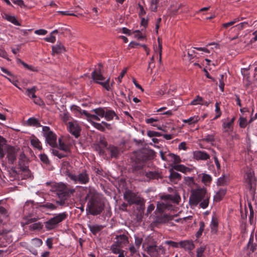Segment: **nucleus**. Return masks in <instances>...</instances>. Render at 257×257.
Listing matches in <instances>:
<instances>
[{"instance_id": "1", "label": "nucleus", "mask_w": 257, "mask_h": 257, "mask_svg": "<svg viewBox=\"0 0 257 257\" xmlns=\"http://www.w3.org/2000/svg\"><path fill=\"white\" fill-rule=\"evenodd\" d=\"M82 189L87 194L85 199L88 201L87 210L89 213L93 215L100 214L104 209V203L96 191L90 187H83Z\"/></svg>"}, {"instance_id": "2", "label": "nucleus", "mask_w": 257, "mask_h": 257, "mask_svg": "<svg viewBox=\"0 0 257 257\" xmlns=\"http://www.w3.org/2000/svg\"><path fill=\"white\" fill-rule=\"evenodd\" d=\"M210 195L204 187L192 189L189 197V203L191 206L199 205L202 209H206L209 205Z\"/></svg>"}, {"instance_id": "3", "label": "nucleus", "mask_w": 257, "mask_h": 257, "mask_svg": "<svg viewBox=\"0 0 257 257\" xmlns=\"http://www.w3.org/2000/svg\"><path fill=\"white\" fill-rule=\"evenodd\" d=\"M17 152L15 148L6 144V140L0 136V159H3L6 154L9 162L13 164L16 159Z\"/></svg>"}, {"instance_id": "4", "label": "nucleus", "mask_w": 257, "mask_h": 257, "mask_svg": "<svg viewBox=\"0 0 257 257\" xmlns=\"http://www.w3.org/2000/svg\"><path fill=\"white\" fill-rule=\"evenodd\" d=\"M101 67L102 65L100 64L98 66V69H96L93 71L91 74L92 78L96 83L101 84L107 90H109L110 89L109 85L110 78H108L105 79L102 76L100 72Z\"/></svg>"}, {"instance_id": "5", "label": "nucleus", "mask_w": 257, "mask_h": 257, "mask_svg": "<svg viewBox=\"0 0 257 257\" xmlns=\"http://www.w3.org/2000/svg\"><path fill=\"white\" fill-rule=\"evenodd\" d=\"M67 216L66 212L59 213L45 222V226L46 230H51L56 228L59 223L66 218Z\"/></svg>"}, {"instance_id": "6", "label": "nucleus", "mask_w": 257, "mask_h": 257, "mask_svg": "<svg viewBox=\"0 0 257 257\" xmlns=\"http://www.w3.org/2000/svg\"><path fill=\"white\" fill-rule=\"evenodd\" d=\"M42 132L47 144L52 148L56 147L57 146V136L50 130V127L43 126L42 127Z\"/></svg>"}, {"instance_id": "7", "label": "nucleus", "mask_w": 257, "mask_h": 257, "mask_svg": "<svg viewBox=\"0 0 257 257\" xmlns=\"http://www.w3.org/2000/svg\"><path fill=\"white\" fill-rule=\"evenodd\" d=\"M123 197L130 205L132 204L142 205L144 204L143 198L130 190L124 192Z\"/></svg>"}, {"instance_id": "8", "label": "nucleus", "mask_w": 257, "mask_h": 257, "mask_svg": "<svg viewBox=\"0 0 257 257\" xmlns=\"http://www.w3.org/2000/svg\"><path fill=\"white\" fill-rule=\"evenodd\" d=\"M143 246L147 249L148 253L152 256H158L160 254L165 253V249L162 245L157 246L156 244H149L145 241L143 243Z\"/></svg>"}, {"instance_id": "9", "label": "nucleus", "mask_w": 257, "mask_h": 257, "mask_svg": "<svg viewBox=\"0 0 257 257\" xmlns=\"http://www.w3.org/2000/svg\"><path fill=\"white\" fill-rule=\"evenodd\" d=\"M68 176L75 184L79 183L85 184L89 181V175L86 171H83L78 175L68 173Z\"/></svg>"}, {"instance_id": "10", "label": "nucleus", "mask_w": 257, "mask_h": 257, "mask_svg": "<svg viewBox=\"0 0 257 257\" xmlns=\"http://www.w3.org/2000/svg\"><path fill=\"white\" fill-rule=\"evenodd\" d=\"M173 197L171 195H168L159 201L157 205V210L160 212H162L165 209H170L172 206L171 201Z\"/></svg>"}, {"instance_id": "11", "label": "nucleus", "mask_w": 257, "mask_h": 257, "mask_svg": "<svg viewBox=\"0 0 257 257\" xmlns=\"http://www.w3.org/2000/svg\"><path fill=\"white\" fill-rule=\"evenodd\" d=\"M67 127L69 132L75 138L79 136L81 128L77 121H69Z\"/></svg>"}, {"instance_id": "12", "label": "nucleus", "mask_w": 257, "mask_h": 257, "mask_svg": "<svg viewBox=\"0 0 257 257\" xmlns=\"http://www.w3.org/2000/svg\"><path fill=\"white\" fill-rule=\"evenodd\" d=\"M59 149L65 152L70 151V146L72 143V140H67L66 138L61 137L58 139Z\"/></svg>"}, {"instance_id": "13", "label": "nucleus", "mask_w": 257, "mask_h": 257, "mask_svg": "<svg viewBox=\"0 0 257 257\" xmlns=\"http://www.w3.org/2000/svg\"><path fill=\"white\" fill-rule=\"evenodd\" d=\"M66 186V185L63 183H55L53 185L54 191L56 192L59 198L64 197Z\"/></svg>"}, {"instance_id": "14", "label": "nucleus", "mask_w": 257, "mask_h": 257, "mask_svg": "<svg viewBox=\"0 0 257 257\" xmlns=\"http://www.w3.org/2000/svg\"><path fill=\"white\" fill-rule=\"evenodd\" d=\"M193 158L197 160H207L210 158V156L204 151H197L193 153Z\"/></svg>"}, {"instance_id": "15", "label": "nucleus", "mask_w": 257, "mask_h": 257, "mask_svg": "<svg viewBox=\"0 0 257 257\" xmlns=\"http://www.w3.org/2000/svg\"><path fill=\"white\" fill-rule=\"evenodd\" d=\"M36 91V87L33 86L31 88H27L26 91V94L29 97L35 99L34 101L35 103L40 104L41 99L39 98H37L35 95V92Z\"/></svg>"}, {"instance_id": "16", "label": "nucleus", "mask_w": 257, "mask_h": 257, "mask_svg": "<svg viewBox=\"0 0 257 257\" xmlns=\"http://www.w3.org/2000/svg\"><path fill=\"white\" fill-rule=\"evenodd\" d=\"M173 169L180 171L183 173L187 174L193 171L194 168H189L186 167L183 165H175L172 166Z\"/></svg>"}, {"instance_id": "17", "label": "nucleus", "mask_w": 257, "mask_h": 257, "mask_svg": "<svg viewBox=\"0 0 257 257\" xmlns=\"http://www.w3.org/2000/svg\"><path fill=\"white\" fill-rule=\"evenodd\" d=\"M198 177L201 179L202 182L205 186H209L212 181V177L210 175L206 173L199 174Z\"/></svg>"}, {"instance_id": "18", "label": "nucleus", "mask_w": 257, "mask_h": 257, "mask_svg": "<svg viewBox=\"0 0 257 257\" xmlns=\"http://www.w3.org/2000/svg\"><path fill=\"white\" fill-rule=\"evenodd\" d=\"M180 246L186 250H192L194 247V244L192 241L190 240H184L180 242Z\"/></svg>"}, {"instance_id": "19", "label": "nucleus", "mask_w": 257, "mask_h": 257, "mask_svg": "<svg viewBox=\"0 0 257 257\" xmlns=\"http://www.w3.org/2000/svg\"><path fill=\"white\" fill-rule=\"evenodd\" d=\"M30 142L31 145L35 149L40 151L42 149V146L40 141L36 137L32 136L30 138Z\"/></svg>"}, {"instance_id": "20", "label": "nucleus", "mask_w": 257, "mask_h": 257, "mask_svg": "<svg viewBox=\"0 0 257 257\" xmlns=\"http://www.w3.org/2000/svg\"><path fill=\"white\" fill-rule=\"evenodd\" d=\"M65 51V48L60 43H57L55 46H52V52L53 54H60Z\"/></svg>"}, {"instance_id": "21", "label": "nucleus", "mask_w": 257, "mask_h": 257, "mask_svg": "<svg viewBox=\"0 0 257 257\" xmlns=\"http://www.w3.org/2000/svg\"><path fill=\"white\" fill-rule=\"evenodd\" d=\"M200 119V118L198 115H194L188 119H183L182 121L184 123H187L189 125H193L197 123Z\"/></svg>"}, {"instance_id": "22", "label": "nucleus", "mask_w": 257, "mask_h": 257, "mask_svg": "<svg viewBox=\"0 0 257 257\" xmlns=\"http://www.w3.org/2000/svg\"><path fill=\"white\" fill-rule=\"evenodd\" d=\"M173 219V216L168 214H164L162 216L159 217L157 218L156 221L159 223H166Z\"/></svg>"}, {"instance_id": "23", "label": "nucleus", "mask_w": 257, "mask_h": 257, "mask_svg": "<svg viewBox=\"0 0 257 257\" xmlns=\"http://www.w3.org/2000/svg\"><path fill=\"white\" fill-rule=\"evenodd\" d=\"M27 124L29 126L36 127H40L41 125L39 120L35 117H31L27 120Z\"/></svg>"}, {"instance_id": "24", "label": "nucleus", "mask_w": 257, "mask_h": 257, "mask_svg": "<svg viewBox=\"0 0 257 257\" xmlns=\"http://www.w3.org/2000/svg\"><path fill=\"white\" fill-rule=\"evenodd\" d=\"M212 45H215L216 48H218V45L216 43H209L208 45H207L206 47H193V48L197 50L202 51L204 53H210L211 52V50H212L213 48H211L210 49H208L207 47Z\"/></svg>"}, {"instance_id": "25", "label": "nucleus", "mask_w": 257, "mask_h": 257, "mask_svg": "<svg viewBox=\"0 0 257 257\" xmlns=\"http://www.w3.org/2000/svg\"><path fill=\"white\" fill-rule=\"evenodd\" d=\"M116 242L120 245L125 244L128 242L127 237L124 234L117 236Z\"/></svg>"}, {"instance_id": "26", "label": "nucleus", "mask_w": 257, "mask_h": 257, "mask_svg": "<svg viewBox=\"0 0 257 257\" xmlns=\"http://www.w3.org/2000/svg\"><path fill=\"white\" fill-rule=\"evenodd\" d=\"M3 17L7 21L11 22L13 24L16 26H20V24L18 22L15 16L9 15L8 14H4Z\"/></svg>"}, {"instance_id": "27", "label": "nucleus", "mask_w": 257, "mask_h": 257, "mask_svg": "<svg viewBox=\"0 0 257 257\" xmlns=\"http://www.w3.org/2000/svg\"><path fill=\"white\" fill-rule=\"evenodd\" d=\"M114 116H116V118H118V116L116 115L114 111L111 110H108L105 111L104 117L106 120H111L113 119Z\"/></svg>"}, {"instance_id": "28", "label": "nucleus", "mask_w": 257, "mask_h": 257, "mask_svg": "<svg viewBox=\"0 0 257 257\" xmlns=\"http://www.w3.org/2000/svg\"><path fill=\"white\" fill-rule=\"evenodd\" d=\"M184 180L185 184L191 188L194 187L196 185L194 181V178L192 177H185Z\"/></svg>"}, {"instance_id": "29", "label": "nucleus", "mask_w": 257, "mask_h": 257, "mask_svg": "<svg viewBox=\"0 0 257 257\" xmlns=\"http://www.w3.org/2000/svg\"><path fill=\"white\" fill-rule=\"evenodd\" d=\"M88 227L91 232L95 234L103 228V226L98 224L89 225Z\"/></svg>"}, {"instance_id": "30", "label": "nucleus", "mask_w": 257, "mask_h": 257, "mask_svg": "<svg viewBox=\"0 0 257 257\" xmlns=\"http://www.w3.org/2000/svg\"><path fill=\"white\" fill-rule=\"evenodd\" d=\"M222 127L224 130V132H228L232 131L233 125L230 123V122L225 119L223 122Z\"/></svg>"}, {"instance_id": "31", "label": "nucleus", "mask_w": 257, "mask_h": 257, "mask_svg": "<svg viewBox=\"0 0 257 257\" xmlns=\"http://www.w3.org/2000/svg\"><path fill=\"white\" fill-rule=\"evenodd\" d=\"M75 192V189L73 188H68L66 186L65 192H64V197L68 198L72 196Z\"/></svg>"}, {"instance_id": "32", "label": "nucleus", "mask_w": 257, "mask_h": 257, "mask_svg": "<svg viewBox=\"0 0 257 257\" xmlns=\"http://www.w3.org/2000/svg\"><path fill=\"white\" fill-rule=\"evenodd\" d=\"M9 213L3 207L0 206V221H2L4 219L8 217Z\"/></svg>"}, {"instance_id": "33", "label": "nucleus", "mask_w": 257, "mask_h": 257, "mask_svg": "<svg viewBox=\"0 0 257 257\" xmlns=\"http://www.w3.org/2000/svg\"><path fill=\"white\" fill-rule=\"evenodd\" d=\"M206 249L205 245H202L196 249V257H203L204 256V253Z\"/></svg>"}, {"instance_id": "34", "label": "nucleus", "mask_w": 257, "mask_h": 257, "mask_svg": "<svg viewBox=\"0 0 257 257\" xmlns=\"http://www.w3.org/2000/svg\"><path fill=\"white\" fill-rule=\"evenodd\" d=\"M31 242L32 245L35 247H40L43 244L42 240L41 239L38 238H33L31 240Z\"/></svg>"}, {"instance_id": "35", "label": "nucleus", "mask_w": 257, "mask_h": 257, "mask_svg": "<svg viewBox=\"0 0 257 257\" xmlns=\"http://www.w3.org/2000/svg\"><path fill=\"white\" fill-rule=\"evenodd\" d=\"M168 156L171 158V161H172L175 164V165H177V164L181 162L180 158L177 155L170 153L169 154Z\"/></svg>"}, {"instance_id": "36", "label": "nucleus", "mask_w": 257, "mask_h": 257, "mask_svg": "<svg viewBox=\"0 0 257 257\" xmlns=\"http://www.w3.org/2000/svg\"><path fill=\"white\" fill-rule=\"evenodd\" d=\"M92 111L97 114L100 118H102L105 116V111L104 108L100 107L93 109Z\"/></svg>"}, {"instance_id": "37", "label": "nucleus", "mask_w": 257, "mask_h": 257, "mask_svg": "<svg viewBox=\"0 0 257 257\" xmlns=\"http://www.w3.org/2000/svg\"><path fill=\"white\" fill-rule=\"evenodd\" d=\"M145 175L149 179H157L159 177V174L156 171L147 172Z\"/></svg>"}, {"instance_id": "38", "label": "nucleus", "mask_w": 257, "mask_h": 257, "mask_svg": "<svg viewBox=\"0 0 257 257\" xmlns=\"http://www.w3.org/2000/svg\"><path fill=\"white\" fill-rule=\"evenodd\" d=\"M120 245L117 243L116 242L113 244L111 246V250L112 252L115 254L120 253Z\"/></svg>"}, {"instance_id": "39", "label": "nucleus", "mask_w": 257, "mask_h": 257, "mask_svg": "<svg viewBox=\"0 0 257 257\" xmlns=\"http://www.w3.org/2000/svg\"><path fill=\"white\" fill-rule=\"evenodd\" d=\"M226 75L225 74H221L220 75V78L219 80V87L221 91H224V81L226 79Z\"/></svg>"}, {"instance_id": "40", "label": "nucleus", "mask_w": 257, "mask_h": 257, "mask_svg": "<svg viewBox=\"0 0 257 257\" xmlns=\"http://www.w3.org/2000/svg\"><path fill=\"white\" fill-rule=\"evenodd\" d=\"M43 227V224L41 222L34 223L30 225V229L31 230H40Z\"/></svg>"}, {"instance_id": "41", "label": "nucleus", "mask_w": 257, "mask_h": 257, "mask_svg": "<svg viewBox=\"0 0 257 257\" xmlns=\"http://www.w3.org/2000/svg\"><path fill=\"white\" fill-rule=\"evenodd\" d=\"M42 206L50 210H54L57 209V206L50 202H46L42 205Z\"/></svg>"}, {"instance_id": "42", "label": "nucleus", "mask_w": 257, "mask_h": 257, "mask_svg": "<svg viewBox=\"0 0 257 257\" xmlns=\"http://www.w3.org/2000/svg\"><path fill=\"white\" fill-rule=\"evenodd\" d=\"M203 98L202 97L197 96L195 98H194L190 103L191 105H198V104H201L202 103Z\"/></svg>"}, {"instance_id": "43", "label": "nucleus", "mask_w": 257, "mask_h": 257, "mask_svg": "<svg viewBox=\"0 0 257 257\" xmlns=\"http://www.w3.org/2000/svg\"><path fill=\"white\" fill-rule=\"evenodd\" d=\"M215 111L216 112V115L214 117L213 119H216L218 118V117H219L220 116V115L221 114V112L220 111V107H219V103L218 102H216L215 104Z\"/></svg>"}, {"instance_id": "44", "label": "nucleus", "mask_w": 257, "mask_h": 257, "mask_svg": "<svg viewBox=\"0 0 257 257\" xmlns=\"http://www.w3.org/2000/svg\"><path fill=\"white\" fill-rule=\"evenodd\" d=\"M215 133L212 135H207L203 139V140L208 143H211L214 141V135Z\"/></svg>"}, {"instance_id": "45", "label": "nucleus", "mask_w": 257, "mask_h": 257, "mask_svg": "<svg viewBox=\"0 0 257 257\" xmlns=\"http://www.w3.org/2000/svg\"><path fill=\"white\" fill-rule=\"evenodd\" d=\"M160 0H152L150 6V9L152 11L155 12L157 10V3Z\"/></svg>"}, {"instance_id": "46", "label": "nucleus", "mask_w": 257, "mask_h": 257, "mask_svg": "<svg viewBox=\"0 0 257 257\" xmlns=\"http://www.w3.org/2000/svg\"><path fill=\"white\" fill-rule=\"evenodd\" d=\"M90 122H91L92 125L97 130L102 132L104 131V126H102V124L100 123L95 122L92 121Z\"/></svg>"}, {"instance_id": "47", "label": "nucleus", "mask_w": 257, "mask_h": 257, "mask_svg": "<svg viewBox=\"0 0 257 257\" xmlns=\"http://www.w3.org/2000/svg\"><path fill=\"white\" fill-rule=\"evenodd\" d=\"M71 110L76 115H79L80 113H81V109L76 105H73L71 107Z\"/></svg>"}, {"instance_id": "48", "label": "nucleus", "mask_w": 257, "mask_h": 257, "mask_svg": "<svg viewBox=\"0 0 257 257\" xmlns=\"http://www.w3.org/2000/svg\"><path fill=\"white\" fill-rule=\"evenodd\" d=\"M199 226H200L199 229L196 233V236L197 237H198L200 235H201V234L203 232V231L204 230V226H205L204 222L203 221L200 222Z\"/></svg>"}, {"instance_id": "49", "label": "nucleus", "mask_w": 257, "mask_h": 257, "mask_svg": "<svg viewBox=\"0 0 257 257\" xmlns=\"http://www.w3.org/2000/svg\"><path fill=\"white\" fill-rule=\"evenodd\" d=\"M52 154L54 156L58 157L59 159L63 158L65 156V155L60 153L58 150L55 149H53L52 150Z\"/></svg>"}, {"instance_id": "50", "label": "nucleus", "mask_w": 257, "mask_h": 257, "mask_svg": "<svg viewBox=\"0 0 257 257\" xmlns=\"http://www.w3.org/2000/svg\"><path fill=\"white\" fill-rule=\"evenodd\" d=\"M247 125V120L246 118L240 117L239 118V126L240 127L244 128Z\"/></svg>"}, {"instance_id": "51", "label": "nucleus", "mask_w": 257, "mask_h": 257, "mask_svg": "<svg viewBox=\"0 0 257 257\" xmlns=\"http://www.w3.org/2000/svg\"><path fill=\"white\" fill-rule=\"evenodd\" d=\"M147 135L149 137H160L161 136V134L159 132L149 131L147 132Z\"/></svg>"}, {"instance_id": "52", "label": "nucleus", "mask_w": 257, "mask_h": 257, "mask_svg": "<svg viewBox=\"0 0 257 257\" xmlns=\"http://www.w3.org/2000/svg\"><path fill=\"white\" fill-rule=\"evenodd\" d=\"M135 245L139 248L142 243V238L138 236H135Z\"/></svg>"}, {"instance_id": "53", "label": "nucleus", "mask_w": 257, "mask_h": 257, "mask_svg": "<svg viewBox=\"0 0 257 257\" xmlns=\"http://www.w3.org/2000/svg\"><path fill=\"white\" fill-rule=\"evenodd\" d=\"M59 199L60 200L56 201V203L61 206L65 205L67 198L66 197H61Z\"/></svg>"}, {"instance_id": "54", "label": "nucleus", "mask_w": 257, "mask_h": 257, "mask_svg": "<svg viewBox=\"0 0 257 257\" xmlns=\"http://www.w3.org/2000/svg\"><path fill=\"white\" fill-rule=\"evenodd\" d=\"M133 33L134 34L135 38L137 39H143L144 38V37L142 35L141 32L139 30L135 31Z\"/></svg>"}, {"instance_id": "55", "label": "nucleus", "mask_w": 257, "mask_h": 257, "mask_svg": "<svg viewBox=\"0 0 257 257\" xmlns=\"http://www.w3.org/2000/svg\"><path fill=\"white\" fill-rule=\"evenodd\" d=\"M127 72V68H124L122 71L121 72L119 76L117 77V80H118V83H120L121 82V79L122 78H123V77L124 76V75L125 74V73H126Z\"/></svg>"}, {"instance_id": "56", "label": "nucleus", "mask_w": 257, "mask_h": 257, "mask_svg": "<svg viewBox=\"0 0 257 257\" xmlns=\"http://www.w3.org/2000/svg\"><path fill=\"white\" fill-rule=\"evenodd\" d=\"M40 160L45 164H47L49 162L48 158L45 154H40Z\"/></svg>"}, {"instance_id": "57", "label": "nucleus", "mask_w": 257, "mask_h": 257, "mask_svg": "<svg viewBox=\"0 0 257 257\" xmlns=\"http://www.w3.org/2000/svg\"><path fill=\"white\" fill-rule=\"evenodd\" d=\"M34 33L38 35H45L47 33V31L44 29H39L36 30Z\"/></svg>"}, {"instance_id": "58", "label": "nucleus", "mask_w": 257, "mask_h": 257, "mask_svg": "<svg viewBox=\"0 0 257 257\" xmlns=\"http://www.w3.org/2000/svg\"><path fill=\"white\" fill-rule=\"evenodd\" d=\"M44 40L47 42L53 43L56 41V38L55 36L51 35V36L50 37L45 38Z\"/></svg>"}, {"instance_id": "59", "label": "nucleus", "mask_w": 257, "mask_h": 257, "mask_svg": "<svg viewBox=\"0 0 257 257\" xmlns=\"http://www.w3.org/2000/svg\"><path fill=\"white\" fill-rule=\"evenodd\" d=\"M46 243L49 249H51L53 247V238H48L46 241Z\"/></svg>"}, {"instance_id": "60", "label": "nucleus", "mask_w": 257, "mask_h": 257, "mask_svg": "<svg viewBox=\"0 0 257 257\" xmlns=\"http://www.w3.org/2000/svg\"><path fill=\"white\" fill-rule=\"evenodd\" d=\"M162 51V48L161 49L160 51H159V46H158V47L154 48L155 53L156 54L158 53L159 54V62L160 63L161 62Z\"/></svg>"}, {"instance_id": "61", "label": "nucleus", "mask_w": 257, "mask_h": 257, "mask_svg": "<svg viewBox=\"0 0 257 257\" xmlns=\"http://www.w3.org/2000/svg\"><path fill=\"white\" fill-rule=\"evenodd\" d=\"M165 243L170 245L173 247H177L178 245L177 242H174L173 241H170V240L166 241L165 242Z\"/></svg>"}, {"instance_id": "62", "label": "nucleus", "mask_w": 257, "mask_h": 257, "mask_svg": "<svg viewBox=\"0 0 257 257\" xmlns=\"http://www.w3.org/2000/svg\"><path fill=\"white\" fill-rule=\"evenodd\" d=\"M139 7L140 8V12H139V16L140 17H142V16H144L146 14V12L142 6H141L140 4L139 5Z\"/></svg>"}, {"instance_id": "63", "label": "nucleus", "mask_w": 257, "mask_h": 257, "mask_svg": "<svg viewBox=\"0 0 257 257\" xmlns=\"http://www.w3.org/2000/svg\"><path fill=\"white\" fill-rule=\"evenodd\" d=\"M225 194V190H220L216 195V198H219L220 199L222 196H223Z\"/></svg>"}, {"instance_id": "64", "label": "nucleus", "mask_w": 257, "mask_h": 257, "mask_svg": "<svg viewBox=\"0 0 257 257\" xmlns=\"http://www.w3.org/2000/svg\"><path fill=\"white\" fill-rule=\"evenodd\" d=\"M252 35L254 36V37L250 40V43H253L257 41V30L253 32Z\"/></svg>"}]
</instances>
